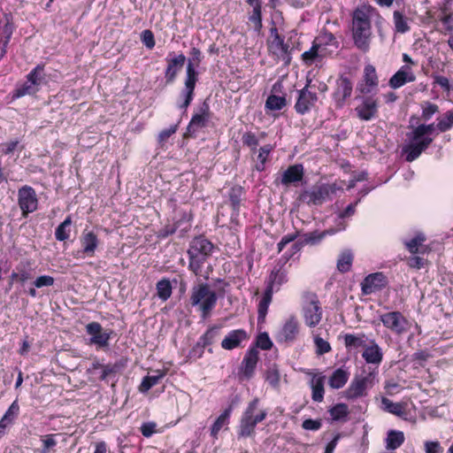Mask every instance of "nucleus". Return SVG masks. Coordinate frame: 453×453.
I'll return each instance as SVG.
<instances>
[{
	"label": "nucleus",
	"instance_id": "nucleus-28",
	"mask_svg": "<svg viewBox=\"0 0 453 453\" xmlns=\"http://www.w3.org/2000/svg\"><path fill=\"white\" fill-rule=\"evenodd\" d=\"M191 220V216L187 212L183 211L179 219H176L173 224H165L163 227H161L157 235L160 239H165L172 234H173L178 228L181 226L183 223L188 224L185 228L189 227V221Z\"/></svg>",
	"mask_w": 453,
	"mask_h": 453
},
{
	"label": "nucleus",
	"instance_id": "nucleus-18",
	"mask_svg": "<svg viewBox=\"0 0 453 453\" xmlns=\"http://www.w3.org/2000/svg\"><path fill=\"white\" fill-rule=\"evenodd\" d=\"M357 117L362 121H371L379 115V100L372 96H365L356 106Z\"/></svg>",
	"mask_w": 453,
	"mask_h": 453
},
{
	"label": "nucleus",
	"instance_id": "nucleus-22",
	"mask_svg": "<svg viewBox=\"0 0 453 453\" xmlns=\"http://www.w3.org/2000/svg\"><path fill=\"white\" fill-rule=\"evenodd\" d=\"M37 197L35 190L27 186L19 190V205L23 215H27L37 209Z\"/></svg>",
	"mask_w": 453,
	"mask_h": 453
},
{
	"label": "nucleus",
	"instance_id": "nucleus-59",
	"mask_svg": "<svg viewBox=\"0 0 453 453\" xmlns=\"http://www.w3.org/2000/svg\"><path fill=\"white\" fill-rule=\"evenodd\" d=\"M314 342L318 355H324L331 350L329 342L319 336L315 337Z\"/></svg>",
	"mask_w": 453,
	"mask_h": 453
},
{
	"label": "nucleus",
	"instance_id": "nucleus-5",
	"mask_svg": "<svg viewBox=\"0 0 453 453\" xmlns=\"http://www.w3.org/2000/svg\"><path fill=\"white\" fill-rule=\"evenodd\" d=\"M258 403L259 399L254 398L248 403V406L242 412L237 426V436L239 439L253 436L257 425L266 418L267 411L265 410H260L257 413H255Z\"/></svg>",
	"mask_w": 453,
	"mask_h": 453
},
{
	"label": "nucleus",
	"instance_id": "nucleus-62",
	"mask_svg": "<svg viewBox=\"0 0 453 453\" xmlns=\"http://www.w3.org/2000/svg\"><path fill=\"white\" fill-rule=\"evenodd\" d=\"M433 84L440 86L443 91L449 92L452 89V86L449 84V81L447 77L434 74L433 75Z\"/></svg>",
	"mask_w": 453,
	"mask_h": 453
},
{
	"label": "nucleus",
	"instance_id": "nucleus-50",
	"mask_svg": "<svg viewBox=\"0 0 453 453\" xmlns=\"http://www.w3.org/2000/svg\"><path fill=\"white\" fill-rule=\"evenodd\" d=\"M265 381L273 388L280 385V374L276 365L269 367L265 372Z\"/></svg>",
	"mask_w": 453,
	"mask_h": 453
},
{
	"label": "nucleus",
	"instance_id": "nucleus-2",
	"mask_svg": "<svg viewBox=\"0 0 453 453\" xmlns=\"http://www.w3.org/2000/svg\"><path fill=\"white\" fill-rule=\"evenodd\" d=\"M434 130V124H420L408 134L409 143L403 148L407 162L416 160L433 142L430 134Z\"/></svg>",
	"mask_w": 453,
	"mask_h": 453
},
{
	"label": "nucleus",
	"instance_id": "nucleus-60",
	"mask_svg": "<svg viewBox=\"0 0 453 453\" xmlns=\"http://www.w3.org/2000/svg\"><path fill=\"white\" fill-rule=\"evenodd\" d=\"M178 129V125L171 126L169 128H165L162 130L157 136V142L160 144V146H163L166 141L176 133Z\"/></svg>",
	"mask_w": 453,
	"mask_h": 453
},
{
	"label": "nucleus",
	"instance_id": "nucleus-61",
	"mask_svg": "<svg viewBox=\"0 0 453 453\" xmlns=\"http://www.w3.org/2000/svg\"><path fill=\"white\" fill-rule=\"evenodd\" d=\"M438 111L439 107L437 104L426 102V105L422 108V119L424 120H429Z\"/></svg>",
	"mask_w": 453,
	"mask_h": 453
},
{
	"label": "nucleus",
	"instance_id": "nucleus-29",
	"mask_svg": "<svg viewBox=\"0 0 453 453\" xmlns=\"http://www.w3.org/2000/svg\"><path fill=\"white\" fill-rule=\"evenodd\" d=\"M299 334V324L295 317H290L283 325L280 336L286 342H292Z\"/></svg>",
	"mask_w": 453,
	"mask_h": 453
},
{
	"label": "nucleus",
	"instance_id": "nucleus-9",
	"mask_svg": "<svg viewBox=\"0 0 453 453\" xmlns=\"http://www.w3.org/2000/svg\"><path fill=\"white\" fill-rule=\"evenodd\" d=\"M353 81L346 73H341L335 80L332 93V100L336 109H342L351 97L353 92Z\"/></svg>",
	"mask_w": 453,
	"mask_h": 453
},
{
	"label": "nucleus",
	"instance_id": "nucleus-7",
	"mask_svg": "<svg viewBox=\"0 0 453 453\" xmlns=\"http://www.w3.org/2000/svg\"><path fill=\"white\" fill-rule=\"evenodd\" d=\"M365 375L356 376L348 388L344 391V397L348 400H356L367 395L368 388L374 385V380L378 375V369L368 367L367 371H364Z\"/></svg>",
	"mask_w": 453,
	"mask_h": 453
},
{
	"label": "nucleus",
	"instance_id": "nucleus-56",
	"mask_svg": "<svg viewBox=\"0 0 453 453\" xmlns=\"http://www.w3.org/2000/svg\"><path fill=\"white\" fill-rule=\"evenodd\" d=\"M42 449L35 450V453H53V447L56 444L54 434H48L42 438Z\"/></svg>",
	"mask_w": 453,
	"mask_h": 453
},
{
	"label": "nucleus",
	"instance_id": "nucleus-15",
	"mask_svg": "<svg viewBox=\"0 0 453 453\" xmlns=\"http://www.w3.org/2000/svg\"><path fill=\"white\" fill-rule=\"evenodd\" d=\"M310 83L311 81H307L305 86L297 91L298 96L294 108L300 115L310 112L319 99L316 92L309 90Z\"/></svg>",
	"mask_w": 453,
	"mask_h": 453
},
{
	"label": "nucleus",
	"instance_id": "nucleus-26",
	"mask_svg": "<svg viewBox=\"0 0 453 453\" xmlns=\"http://www.w3.org/2000/svg\"><path fill=\"white\" fill-rule=\"evenodd\" d=\"M362 357L367 364L376 365L375 368L378 369L379 365H380L383 360V352L375 340L369 342V345H366L362 353Z\"/></svg>",
	"mask_w": 453,
	"mask_h": 453
},
{
	"label": "nucleus",
	"instance_id": "nucleus-36",
	"mask_svg": "<svg viewBox=\"0 0 453 453\" xmlns=\"http://www.w3.org/2000/svg\"><path fill=\"white\" fill-rule=\"evenodd\" d=\"M168 370L167 369H162V370H156L154 371L153 375H147L145 376L142 383L139 387L140 392H147L149 391L152 387L156 386L160 382V380L166 376Z\"/></svg>",
	"mask_w": 453,
	"mask_h": 453
},
{
	"label": "nucleus",
	"instance_id": "nucleus-12",
	"mask_svg": "<svg viewBox=\"0 0 453 453\" xmlns=\"http://www.w3.org/2000/svg\"><path fill=\"white\" fill-rule=\"evenodd\" d=\"M86 333L90 336L88 341L90 345H95L96 349H104L109 346L112 331L104 330L99 322L93 321L86 325Z\"/></svg>",
	"mask_w": 453,
	"mask_h": 453
},
{
	"label": "nucleus",
	"instance_id": "nucleus-63",
	"mask_svg": "<svg viewBox=\"0 0 453 453\" xmlns=\"http://www.w3.org/2000/svg\"><path fill=\"white\" fill-rule=\"evenodd\" d=\"M157 424L155 422L150 421V422H144L140 427V431L142 434L146 437L150 438L154 434L157 433Z\"/></svg>",
	"mask_w": 453,
	"mask_h": 453
},
{
	"label": "nucleus",
	"instance_id": "nucleus-40",
	"mask_svg": "<svg viewBox=\"0 0 453 453\" xmlns=\"http://www.w3.org/2000/svg\"><path fill=\"white\" fill-rule=\"evenodd\" d=\"M409 19L401 11H394L393 12V22L395 30L400 34H405L411 30V27L408 24Z\"/></svg>",
	"mask_w": 453,
	"mask_h": 453
},
{
	"label": "nucleus",
	"instance_id": "nucleus-30",
	"mask_svg": "<svg viewBox=\"0 0 453 453\" xmlns=\"http://www.w3.org/2000/svg\"><path fill=\"white\" fill-rule=\"evenodd\" d=\"M251 10L248 12L249 22L252 25L254 30L259 33L263 27V2L248 4Z\"/></svg>",
	"mask_w": 453,
	"mask_h": 453
},
{
	"label": "nucleus",
	"instance_id": "nucleus-64",
	"mask_svg": "<svg viewBox=\"0 0 453 453\" xmlns=\"http://www.w3.org/2000/svg\"><path fill=\"white\" fill-rule=\"evenodd\" d=\"M447 10L448 8L446 7V5H444L441 8V12H444L445 14L440 18V21L446 27V30L448 32H452L453 26L451 25V23L453 22V12L446 13Z\"/></svg>",
	"mask_w": 453,
	"mask_h": 453
},
{
	"label": "nucleus",
	"instance_id": "nucleus-46",
	"mask_svg": "<svg viewBox=\"0 0 453 453\" xmlns=\"http://www.w3.org/2000/svg\"><path fill=\"white\" fill-rule=\"evenodd\" d=\"M381 403L388 413L402 417L404 414V406L401 403H394L387 397H382Z\"/></svg>",
	"mask_w": 453,
	"mask_h": 453
},
{
	"label": "nucleus",
	"instance_id": "nucleus-3",
	"mask_svg": "<svg viewBox=\"0 0 453 453\" xmlns=\"http://www.w3.org/2000/svg\"><path fill=\"white\" fill-rule=\"evenodd\" d=\"M214 250L213 243L203 235L194 237L189 242L187 250L188 257V270L196 276H201L202 268L211 256Z\"/></svg>",
	"mask_w": 453,
	"mask_h": 453
},
{
	"label": "nucleus",
	"instance_id": "nucleus-54",
	"mask_svg": "<svg viewBox=\"0 0 453 453\" xmlns=\"http://www.w3.org/2000/svg\"><path fill=\"white\" fill-rule=\"evenodd\" d=\"M71 217L68 216L60 225H58V241H65L70 238L71 234Z\"/></svg>",
	"mask_w": 453,
	"mask_h": 453
},
{
	"label": "nucleus",
	"instance_id": "nucleus-27",
	"mask_svg": "<svg viewBox=\"0 0 453 453\" xmlns=\"http://www.w3.org/2000/svg\"><path fill=\"white\" fill-rule=\"evenodd\" d=\"M190 75L191 73H189L188 77L186 76L184 82L185 87L180 92V96L183 97V102L179 104V108L184 111L187 110L194 99L196 84L198 81V78H195L194 76L191 77Z\"/></svg>",
	"mask_w": 453,
	"mask_h": 453
},
{
	"label": "nucleus",
	"instance_id": "nucleus-13",
	"mask_svg": "<svg viewBox=\"0 0 453 453\" xmlns=\"http://www.w3.org/2000/svg\"><path fill=\"white\" fill-rule=\"evenodd\" d=\"M211 111L207 101H203L197 111L192 115V118L187 127L186 134L188 136H195L196 133L205 127L211 119Z\"/></svg>",
	"mask_w": 453,
	"mask_h": 453
},
{
	"label": "nucleus",
	"instance_id": "nucleus-16",
	"mask_svg": "<svg viewBox=\"0 0 453 453\" xmlns=\"http://www.w3.org/2000/svg\"><path fill=\"white\" fill-rule=\"evenodd\" d=\"M305 324L310 327H314L319 324L322 319V309L316 294L308 296V302L303 308Z\"/></svg>",
	"mask_w": 453,
	"mask_h": 453
},
{
	"label": "nucleus",
	"instance_id": "nucleus-52",
	"mask_svg": "<svg viewBox=\"0 0 453 453\" xmlns=\"http://www.w3.org/2000/svg\"><path fill=\"white\" fill-rule=\"evenodd\" d=\"M254 348L269 350L273 347V342L266 332L260 333L256 338Z\"/></svg>",
	"mask_w": 453,
	"mask_h": 453
},
{
	"label": "nucleus",
	"instance_id": "nucleus-21",
	"mask_svg": "<svg viewBox=\"0 0 453 453\" xmlns=\"http://www.w3.org/2000/svg\"><path fill=\"white\" fill-rule=\"evenodd\" d=\"M387 285V277L382 273H374L364 279L361 282V290L364 295H371L382 290Z\"/></svg>",
	"mask_w": 453,
	"mask_h": 453
},
{
	"label": "nucleus",
	"instance_id": "nucleus-55",
	"mask_svg": "<svg viewBox=\"0 0 453 453\" xmlns=\"http://www.w3.org/2000/svg\"><path fill=\"white\" fill-rule=\"evenodd\" d=\"M242 145L250 149H257L259 144V139L256 134L252 132H245L242 135Z\"/></svg>",
	"mask_w": 453,
	"mask_h": 453
},
{
	"label": "nucleus",
	"instance_id": "nucleus-34",
	"mask_svg": "<svg viewBox=\"0 0 453 453\" xmlns=\"http://www.w3.org/2000/svg\"><path fill=\"white\" fill-rule=\"evenodd\" d=\"M349 379V372L342 367L337 368L333 372L328 379V385L333 389L343 388Z\"/></svg>",
	"mask_w": 453,
	"mask_h": 453
},
{
	"label": "nucleus",
	"instance_id": "nucleus-48",
	"mask_svg": "<svg viewBox=\"0 0 453 453\" xmlns=\"http://www.w3.org/2000/svg\"><path fill=\"white\" fill-rule=\"evenodd\" d=\"M243 188L240 186H234L229 190V201L234 211H238L241 206Z\"/></svg>",
	"mask_w": 453,
	"mask_h": 453
},
{
	"label": "nucleus",
	"instance_id": "nucleus-45",
	"mask_svg": "<svg viewBox=\"0 0 453 453\" xmlns=\"http://www.w3.org/2000/svg\"><path fill=\"white\" fill-rule=\"evenodd\" d=\"M287 104V100L285 96L270 95L265 104V110L270 111H280L283 109Z\"/></svg>",
	"mask_w": 453,
	"mask_h": 453
},
{
	"label": "nucleus",
	"instance_id": "nucleus-47",
	"mask_svg": "<svg viewBox=\"0 0 453 453\" xmlns=\"http://www.w3.org/2000/svg\"><path fill=\"white\" fill-rule=\"evenodd\" d=\"M328 412L334 421L345 419L349 413L348 405L342 403L334 405Z\"/></svg>",
	"mask_w": 453,
	"mask_h": 453
},
{
	"label": "nucleus",
	"instance_id": "nucleus-37",
	"mask_svg": "<svg viewBox=\"0 0 453 453\" xmlns=\"http://www.w3.org/2000/svg\"><path fill=\"white\" fill-rule=\"evenodd\" d=\"M233 408L228 406L223 412L217 418L215 422L211 427V436L213 439H218V434L222 427L229 423V418L232 414Z\"/></svg>",
	"mask_w": 453,
	"mask_h": 453
},
{
	"label": "nucleus",
	"instance_id": "nucleus-33",
	"mask_svg": "<svg viewBox=\"0 0 453 453\" xmlns=\"http://www.w3.org/2000/svg\"><path fill=\"white\" fill-rule=\"evenodd\" d=\"M273 290L271 287H266L257 305V322L262 324L265 321L269 305L273 301Z\"/></svg>",
	"mask_w": 453,
	"mask_h": 453
},
{
	"label": "nucleus",
	"instance_id": "nucleus-32",
	"mask_svg": "<svg viewBox=\"0 0 453 453\" xmlns=\"http://www.w3.org/2000/svg\"><path fill=\"white\" fill-rule=\"evenodd\" d=\"M326 376L323 374H314L311 380V399L316 403H321L324 400Z\"/></svg>",
	"mask_w": 453,
	"mask_h": 453
},
{
	"label": "nucleus",
	"instance_id": "nucleus-38",
	"mask_svg": "<svg viewBox=\"0 0 453 453\" xmlns=\"http://www.w3.org/2000/svg\"><path fill=\"white\" fill-rule=\"evenodd\" d=\"M404 440V434L402 431L389 430L386 438V448L395 450L403 444Z\"/></svg>",
	"mask_w": 453,
	"mask_h": 453
},
{
	"label": "nucleus",
	"instance_id": "nucleus-49",
	"mask_svg": "<svg viewBox=\"0 0 453 453\" xmlns=\"http://www.w3.org/2000/svg\"><path fill=\"white\" fill-rule=\"evenodd\" d=\"M219 329H220L219 326H210L205 331V333L203 335L200 336L198 341L204 347L211 346L214 342V341L217 338V336L219 335Z\"/></svg>",
	"mask_w": 453,
	"mask_h": 453
},
{
	"label": "nucleus",
	"instance_id": "nucleus-11",
	"mask_svg": "<svg viewBox=\"0 0 453 453\" xmlns=\"http://www.w3.org/2000/svg\"><path fill=\"white\" fill-rule=\"evenodd\" d=\"M380 320L386 328L397 335H402L406 333L410 327L409 320L402 312L397 311L381 314L380 316Z\"/></svg>",
	"mask_w": 453,
	"mask_h": 453
},
{
	"label": "nucleus",
	"instance_id": "nucleus-43",
	"mask_svg": "<svg viewBox=\"0 0 453 453\" xmlns=\"http://www.w3.org/2000/svg\"><path fill=\"white\" fill-rule=\"evenodd\" d=\"M320 44L316 41H313L312 45L309 50L304 51L301 55V59L303 64L307 66H311L314 64L315 60L319 58V50Z\"/></svg>",
	"mask_w": 453,
	"mask_h": 453
},
{
	"label": "nucleus",
	"instance_id": "nucleus-53",
	"mask_svg": "<svg viewBox=\"0 0 453 453\" xmlns=\"http://www.w3.org/2000/svg\"><path fill=\"white\" fill-rule=\"evenodd\" d=\"M326 236V232L313 231L303 234V241L305 245H316Z\"/></svg>",
	"mask_w": 453,
	"mask_h": 453
},
{
	"label": "nucleus",
	"instance_id": "nucleus-1",
	"mask_svg": "<svg viewBox=\"0 0 453 453\" xmlns=\"http://www.w3.org/2000/svg\"><path fill=\"white\" fill-rule=\"evenodd\" d=\"M375 9L372 6H358L351 15L352 18V39L354 45L362 52L370 50L372 39L371 15Z\"/></svg>",
	"mask_w": 453,
	"mask_h": 453
},
{
	"label": "nucleus",
	"instance_id": "nucleus-10",
	"mask_svg": "<svg viewBox=\"0 0 453 453\" xmlns=\"http://www.w3.org/2000/svg\"><path fill=\"white\" fill-rule=\"evenodd\" d=\"M45 81V73L42 65H37L27 77V81L19 86L14 96L20 97L26 95H33L39 90L40 86Z\"/></svg>",
	"mask_w": 453,
	"mask_h": 453
},
{
	"label": "nucleus",
	"instance_id": "nucleus-58",
	"mask_svg": "<svg viewBox=\"0 0 453 453\" xmlns=\"http://www.w3.org/2000/svg\"><path fill=\"white\" fill-rule=\"evenodd\" d=\"M141 41L149 50H152L155 47L156 41L154 34L150 29H145L141 34Z\"/></svg>",
	"mask_w": 453,
	"mask_h": 453
},
{
	"label": "nucleus",
	"instance_id": "nucleus-8",
	"mask_svg": "<svg viewBox=\"0 0 453 453\" xmlns=\"http://www.w3.org/2000/svg\"><path fill=\"white\" fill-rule=\"evenodd\" d=\"M426 240V235L422 233H418L410 241L404 242L407 250L412 254V256L407 259V265L410 268L419 270L428 264L426 259L418 256V254L424 255L430 251L429 247L424 244Z\"/></svg>",
	"mask_w": 453,
	"mask_h": 453
},
{
	"label": "nucleus",
	"instance_id": "nucleus-31",
	"mask_svg": "<svg viewBox=\"0 0 453 453\" xmlns=\"http://www.w3.org/2000/svg\"><path fill=\"white\" fill-rule=\"evenodd\" d=\"M98 243V237L94 232H83L81 237V244L83 254L88 257H93Z\"/></svg>",
	"mask_w": 453,
	"mask_h": 453
},
{
	"label": "nucleus",
	"instance_id": "nucleus-39",
	"mask_svg": "<svg viewBox=\"0 0 453 453\" xmlns=\"http://www.w3.org/2000/svg\"><path fill=\"white\" fill-rule=\"evenodd\" d=\"M344 344L348 349H357L358 348H365V334H346L344 335Z\"/></svg>",
	"mask_w": 453,
	"mask_h": 453
},
{
	"label": "nucleus",
	"instance_id": "nucleus-25",
	"mask_svg": "<svg viewBox=\"0 0 453 453\" xmlns=\"http://www.w3.org/2000/svg\"><path fill=\"white\" fill-rule=\"evenodd\" d=\"M14 30L13 23L8 15L0 20V59L6 53V47Z\"/></svg>",
	"mask_w": 453,
	"mask_h": 453
},
{
	"label": "nucleus",
	"instance_id": "nucleus-35",
	"mask_svg": "<svg viewBox=\"0 0 453 453\" xmlns=\"http://www.w3.org/2000/svg\"><path fill=\"white\" fill-rule=\"evenodd\" d=\"M190 58L188 60V65L186 67V76L188 77V73H191V77L198 78V73L196 68L199 66L203 60V54L200 49L196 47H192L189 51Z\"/></svg>",
	"mask_w": 453,
	"mask_h": 453
},
{
	"label": "nucleus",
	"instance_id": "nucleus-23",
	"mask_svg": "<svg viewBox=\"0 0 453 453\" xmlns=\"http://www.w3.org/2000/svg\"><path fill=\"white\" fill-rule=\"evenodd\" d=\"M250 338L245 329H234L230 331L221 342V348L226 350H232L241 347L242 342Z\"/></svg>",
	"mask_w": 453,
	"mask_h": 453
},
{
	"label": "nucleus",
	"instance_id": "nucleus-57",
	"mask_svg": "<svg viewBox=\"0 0 453 453\" xmlns=\"http://www.w3.org/2000/svg\"><path fill=\"white\" fill-rule=\"evenodd\" d=\"M291 49L289 47V45L288 43H284L282 44V46H280L279 48V52L278 53H272L273 55L276 56L278 58L281 59L282 61H284L285 65H289L290 62H291Z\"/></svg>",
	"mask_w": 453,
	"mask_h": 453
},
{
	"label": "nucleus",
	"instance_id": "nucleus-6",
	"mask_svg": "<svg viewBox=\"0 0 453 453\" xmlns=\"http://www.w3.org/2000/svg\"><path fill=\"white\" fill-rule=\"evenodd\" d=\"M189 300L192 306L199 307L202 318L207 319L216 306L218 297L207 283H201L192 288Z\"/></svg>",
	"mask_w": 453,
	"mask_h": 453
},
{
	"label": "nucleus",
	"instance_id": "nucleus-24",
	"mask_svg": "<svg viewBox=\"0 0 453 453\" xmlns=\"http://www.w3.org/2000/svg\"><path fill=\"white\" fill-rule=\"evenodd\" d=\"M416 76L408 65L401 66V68L389 79L388 84L392 88H399L409 82H413Z\"/></svg>",
	"mask_w": 453,
	"mask_h": 453
},
{
	"label": "nucleus",
	"instance_id": "nucleus-51",
	"mask_svg": "<svg viewBox=\"0 0 453 453\" xmlns=\"http://www.w3.org/2000/svg\"><path fill=\"white\" fill-rule=\"evenodd\" d=\"M436 127L441 133L447 132L453 127V110L446 111L442 118L438 119Z\"/></svg>",
	"mask_w": 453,
	"mask_h": 453
},
{
	"label": "nucleus",
	"instance_id": "nucleus-44",
	"mask_svg": "<svg viewBox=\"0 0 453 453\" xmlns=\"http://www.w3.org/2000/svg\"><path fill=\"white\" fill-rule=\"evenodd\" d=\"M285 282H287L286 273L280 268H274L270 273L266 287H271L272 290L273 291L275 286L280 287Z\"/></svg>",
	"mask_w": 453,
	"mask_h": 453
},
{
	"label": "nucleus",
	"instance_id": "nucleus-42",
	"mask_svg": "<svg viewBox=\"0 0 453 453\" xmlns=\"http://www.w3.org/2000/svg\"><path fill=\"white\" fill-rule=\"evenodd\" d=\"M353 263V254L349 250L342 252L337 259V269L340 273L350 271Z\"/></svg>",
	"mask_w": 453,
	"mask_h": 453
},
{
	"label": "nucleus",
	"instance_id": "nucleus-4",
	"mask_svg": "<svg viewBox=\"0 0 453 453\" xmlns=\"http://www.w3.org/2000/svg\"><path fill=\"white\" fill-rule=\"evenodd\" d=\"M343 187L342 184L335 182L333 183H320L316 184L310 189L302 191L299 195V201L311 205H321L326 201L333 200L338 191H342Z\"/></svg>",
	"mask_w": 453,
	"mask_h": 453
},
{
	"label": "nucleus",
	"instance_id": "nucleus-17",
	"mask_svg": "<svg viewBox=\"0 0 453 453\" xmlns=\"http://www.w3.org/2000/svg\"><path fill=\"white\" fill-rule=\"evenodd\" d=\"M258 360V350L254 347H250L239 367V379L242 380H250L255 374Z\"/></svg>",
	"mask_w": 453,
	"mask_h": 453
},
{
	"label": "nucleus",
	"instance_id": "nucleus-20",
	"mask_svg": "<svg viewBox=\"0 0 453 453\" xmlns=\"http://www.w3.org/2000/svg\"><path fill=\"white\" fill-rule=\"evenodd\" d=\"M379 77L374 65L368 64L364 67L362 81L358 84L357 89L363 95H370L377 90Z\"/></svg>",
	"mask_w": 453,
	"mask_h": 453
},
{
	"label": "nucleus",
	"instance_id": "nucleus-14",
	"mask_svg": "<svg viewBox=\"0 0 453 453\" xmlns=\"http://www.w3.org/2000/svg\"><path fill=\"white\" fill-rule=\"evenodd\" d=\"M304 167L302 164H294L289 165L280 176L275 177L273 183L286 188L293 185L297 186L303 180Z\"/></svg>",
	"mask_w": 453,
	"mask_h": 453
},
{
	"label": "nucleus",
	"instance_id": "nucleus-41",
	"mask_svg": "<svg viewBox=\"0 0 453 453\" xmlns=\"http://www.w3.org/2000/svg\"><path fill=\"white\" fill-rule=\"evenodd\" d=\"M157 295L163 302L167 301L173 293V287L170 280L166 278L161 279L156 284Z\"/></svg>",
	"mask_w": 453,
	"mask_h": 453
},
{
	"label": "nucleus",
	"instance_id": "nucleus-19",
	"mask_svg": "<svg viewBox=\"0 0 453 453\" xmlns=\"http://www.w3.org/2000/svg\"><path fill=\"white\" fill-rule=\"evenodd\" d=\"M166 67L165 70V79L166 84H172L175 81L179 73L182 69L186 57L183 53L175 55L174 52H169L165 58Z\"/></svg>",
	"mask_w": 453,
	"mask_h": 453
}]
</instances>
